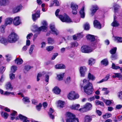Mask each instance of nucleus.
<instances>
[{
	"label": "nucleus",
	"mask_w": 122,
	"mask_h": 122,
	"mask_svg": "<svg viewBox=\"0 0 122 122\" xmlns=\"http://www.w3.org/2000/svg\"><path fill=\"white\" fill-rule=\"evenodd\" d=\"M60 11L58 9L57 10L55 13V15L57 17H58L62 22L69 23L72 22V20L66 14H64L63 15H60L58 16V14Z\"/></svg>",
	"instance_id": "nucleus-1"
},
{
	"label": "nucleus",
	"mask_w": 122,
	"mask_h": 122,
	"mask_svg": "<svg viewBox=\"0 0 122 122\" xmlns=\"http://www.w3.org/2000/svg\"><path fill=\"white\" fill-rule=\"evenodd\" d=\"M16 112L14 111H13L12 113L10 115V119L12 120L15 118V120H19V118L21 120L23 121L22 122H29V121L28 119L27 118L21 114L19 115V117H17L15 118L14 117L16 115Z\"/></svg>",
	"instance_id": "nucleus-2"
},
{
	"label": "nucleus",
	"mask_w": 122,
	"mask_h": 122,
	"mask_svg": "<svg viewBox=\"0 0 122 122\" xmlns=\"http://www.w3.org/2000/svg\"><path fill=\"white\" fill-rule=\"evenodd\" d=\"M84 92L88 95L92 94L94 90L92 84L88 82L83 87Z\"/></svg>",
	"instance_id": "nucleus-3"
},
{
	"label": "nucleus",
	"mask_w": 122,
	"mask_h": 122,
	"mask_svg": "<svg viewBox=\"0 0 122 122\" xmlns=\"http://www.w3.org/2000/svg\"><path fill=\"white\" fill-rule=\"evenodd\" d=\"M19 37L14 32L12 33L8 37V41L10 43H14L17 41Z\"/></svg>",
	"instance_id": "nucleus-4"
},
{
	"label": "nucleus",
	"mask_w": 122,
	"mask_h": 122,
	"mask_svg": "<svg viewBox=\"0 0 122 122\" xmlns=\"http://www.w3.org/2000/svg\"><path fill=\"white\" fill-rule=\"evenodd\" d=\"M42 23L43 26H42L38 28L36 25H35L33 27H35V29L33 30L31 29L33 31H35L37 30L38 31H46L47 30V27L46 26L47 25L46 22L45 21H42Z\"/></svg>",
	"instance_id": "nucleus-5"
},
{
	"label": "nucleus",
	"mask_w": 122,
	"mask_h": 122,
	"mask_svg": "<svg viewBox=\"0 0 122 122\" xmlns=\"http://www.w3.org/2000/svg\"><path fill=\"white\" fill-rule=\"evenodd\" d=\"M68 118L66 120V122H78V119L76 118L75 116L70 112L67 113Z\"/></svg>",
	"instance_id": "nucleus-6"
},
{
	"label": "nucleus",
	"mask_w": 122,
	"mask_h": 122,
	"mask_svg": "<svg viewBox=\"0 0 122 122\" xmlns=\"http://www.w3.org/2000/svg\"><path fill=\"white\" fill-rule=\"evenodd\" d=\"M92 105L89 103H87L83 107L79 109V111L81 112H86L92 109Z\"/></svg>",
	"instance_id": "nucleus-7"
},
{
	"label": "nucleus",
	"mask_w": 122,
	"mask_h": 122,
	"mask_svg": "<svg viewBox=\"0 0 122 122\" xmlns=\"http://www.w3.org/2000/svg\"><path fill=\"white\" fill-rule=\"evenodd\" d=\"M78 94L74 91L70 92L67 96V97L70 100H75L79 97Z\"/></svg>",
	"instance_id": "nucleus-8"
},
{
	"label": "nucleus",
	"mask_w": 122,
	"mask_h": 122,
	"mask_svg": "<svg viewBox=\"0 0 122 122\" xmlns=\"http://www.w3.org/2000/svg\"><path fill=\"white\" fill-rule=\"evenodd\" d=\"M50 27L51 30V33L54 35H57L59 33L58 31L55 28L54 25L50 24Z\"/></svg>",
	"instance_id": "nucleus-9"
},
{
	"label": "nucleus",
	"mask_w": 122,
	"mask_h": 122,
	"mask_svg": "<svg viewBox=\"0 0 122 122\" xmlns=\"http://www.w3.org/2000/svg\"><path fill=\"white\" fill-rule=\"evenodd\" d=\"M87 70V68L85 66H81L80 67L79 70L81 77L85 76Z\"/></svg>",
	"instance_id": "nucleus-10"
},
{
	"label": "nucleus",
	"mask_w": 122,
	"mask_h": 122,
	"mask_svg": "<svg viewBox=\"0 0 122 122\" xmlns=\"http://www.w3.org/2000/svg\"><path fill=\"white\" fill-rule=\"evenodd\" d=\"M95 117V116L93 115L91 116L86 115L84 118V122H90L92 121V118Z\"/></svg>",
	"instance_id": "nucleus-11"
},
{
	"label": "nucleus",
	"mask_w": 122,
	"mask_h": 122,
	"mask_svg": "<svg viewBox=\"0 0 122 122\" xmlns=\"http://www.w3.org/2000/svg\"><path fill=\"white\" fill-rule=\"evenodd\" d=\"M95 43L94 42L92 43L91 46H87V50L89 51L88 53L92 52L95 49Z\"/></svg>",
	"instance_id": "nucleus-12"
},
{
	"label": "nucleus",
	"mask_w": 122,
	"mask_h": 122,
	"mask_svg": "<svg viewBox=\"0 0 122 122\" xmlns=\"http://www.w3.org/2000/svg\"><path fill=\"white\" fill-rule=\"evenodd\" d=\"M20 21L19 17H15L13 20V23L16 25H19L20 23Z\"/></svg>",
	"instance_id": "nucleus-13"
},
{
	"label": "nucleus",
	"mask_w": 122,
	"mask_h": 122,
	"mask_svg": "<svg viewBox=\"0 0 122 122\" xmlns=\"http://www.w3.org/2000/svg\"><path fill=\"white\" fill-rule=\"evenodd\" d=\"M112 77L113 78L117 77L119 78V80H122V75L120 73H114L112 76Z\"/></svg>",
	"instance_id": "nucleus-14"
},
{
	"label": "nucleus",
	"mask_w": 122,
	"mask_h": 122,
	"mask_svg": "<svg viewBox=\"0 0 122 122\" xmlns=\"http://www.w3.org/2000/svg\"><path fill=\"white\" fill-rule=\"evenodd\" d=\"M40 11H38L37 12H36L34 14L32 15V18L34 21H35L37 18L40 17Z\"/></svg>",
	"instance_id": "nucleus-15"
},
{
	"label": "nucleus",
	"mask_w": 122,
	"mask_h": 122,
	"mask_svg": "<svg viewBox=\"0 0 122 122\" xmlns=\"http://www.w3.org/2000/svg\"><path fill=\"white\" fill-rule=\"evenodd\" d=\"M94 27L98 29H100L101 28V25L99 22L96 20H95L93 22Z\"/></svg>",
	"instance_id": "nucleus-16"
},
{
	"label": "nucleus",
	"mask_w": 122,
	"mask_h": 122,
	"mask_svg": "<svg viewBox=\"0 0 122 122\" xmlns=\"http://www.w3.org/2000/svg\"><path fill=\"white\" fill-rule=\"evenodd\" d=\"M86 37L87 39L91 42H94L95 40V37L93 35L89 34Z\"/></svg>",
	"instance_id": "nucleus-17"
},
{
	"label": "nucleus",
	"mask_w": 122,
	"mask_h": 122,
	"mask_svg": "<svg viewBox=\"0 0 122 122\" xmlns=\"http://www.w3.org/2000/svg\"><path fill=\"white\" fill-rule=\"evenodd\" d=\"M98 9V7L97 5H93L92 6V8L91 9V15L92 16L94 14L96 11Z\"/></svg>",
	"instance_id": "nucleus-18"
},
{
	"label": "nucleus",
	"mask_w": 122,
	"mask_h": 122,
	"mask_svg": "<svg viewBox=\"0 0 122 122\" xmlns=\"http://www.w3.org/2000/svg\"><path fill=\"white\" fill-rule=\"evenodd\" d=\"M64 73H61L57 75V79L59 81L62 80L64 76Z\"/></svg>",
	"instance_id": "nucleus-19"
},
{
	"label": "nucleus",
	"mask_w": 122,
	"mask_h": 122,
	"mask_svg": "<svg viewBox=\"0 0 122 122\" xmlns=\"http://www.w3.org/2000/svg\"><path fill=\"white\" fill-rule=\"evenodd\" d=\"M5 87L7 90H10L12 91L13 89L10 82H9L7 83L5 86Z\"/></svg>",
	"instance_id": "nucleus-20"
},
{
	"label": "nucleus",
	"mask_w": 122,
	"mask_h": 122,
	"mask_svg": "<svg viewBox=\"0 0 122 122\" xmlns=\"http://www.w3.org/2000/svg\"><path fill=\"white\" fill-rule=\"evenodd\" d=\"M119 24L118 22L115 20V17L114 16V20L111 24V25L114 27H117L118 26Z\"/></svg>",
	"instance_id": "nucleus-21"
},
{
	"label": "nucleus",
	"mask_w": 122,
	"mask_h": 122,
	"mask_svg": "<svg viewBox=\"0 0 122 122\" xmlns=\"http://www.w3.org/2000/svg\"><path fill=\"white\" fill-rule=\"evenodd\" d=\"M55 67L57 69H64L66 68L65 65L62 64L56 65L55 66Z\"/></svg>",
	"instance_id": "nucleus-22"
},
{
	"label": "nucleus",
	"mask_w": 122,
	"mask_h": 122,
	"mask_svg": "<svg viewBox=\"0 0 122 122\" xmlns=\"http://www.w3.org/2000/svg\"><path fill=\"white\" fill-rule=\"evenodd\" d=\"M109 77L110 75L109 74H108L107 75L106 77L104 78L103 79L100 81L97 82V83H100L106 81L109 79Z\"/></svg>",
	"instance_id": "nucleus-23"
},
{
	"label": "nucleus",
	"mask_w": 122,
	"mask_h": 122,
	"mask_svg": "<svg viewBox=\"0 0 122 122\" xmlns=\"http://www.w3.org/2000/svg\"><path fill=\"white\" fill-rule=\"evenodd\" d=\"M87 46H82L81 48V51L83 53H87L89 51L87 50Z\"/></svg>",
	"instance_id": "nucleus-24"
},
{
	"label": "nucleus",
	"mask_w": 122,
	"mask_h": 122,
	"mask_svg": "<svg viewBox=\"0 0 122 122\" xmlns=\"http://www.w3.org/2000/svg\"><path fill=\"white\" fill-rule=\"evenodd\" d=\"M84 6H83L82 8L79 11V13L81 15V17L84 18L85 16V13L84 12Z\"/></svg>",
	"instance_id": "nucleus-25"
},
{
	"label": "nucleus",
	"mask_w": 122,
	"mask_h": 122,
	"mask_svg": "<svg viewBox=\"0 0 122 122\" xmlns=\"http://www.w3.org/2000/svg\"><path fill=\"white\" fill-rule=\"evenodd\" d=\"M23 62V61L22 59L17 58L15 60V62L17 65L21 64Z\"/></svg>",
	"instance_id": "nucleus-26"
},
{
	"label": "nucleus",
	"mask_w": 122,
	"mask_h": 122,
	"mask_svg": "<svg viewBox=\"0 0 122 122\" xmlns=\"http://www.w3.org/2000/svg\"><path fill=\"white\" fill-rule=\"evenodd\" d=\"M54 112V110L51 108H50L49 109V112H48V114L49 116L52 119H53L54 118V116L52 114Z\"/></svg>",
	"instance_id": "nucleus-27"
},
{
	"label": "nucleus",
	"mask_w": 122,
	"mask_h": 122,
	"mask_svg": "<svg viewBox=\"0 0 122 122\" xmlns=\"http://www.w3.org/2000/svg\"><path fill=\"white\" fill-rule=\"evenodd\" d=\"M0 42L5 45H6L8 43L6 39L2 37H0Z\"/></svg>",
	"instance_id": "nucleus-28"
},
{
	"label": "nucleus",
	"mask_w": 122,
	"mask_h": 122,
	"mask_svg": "<svg viewBox=\"0 0 122 122\" xmlns=\"http://www.w3.org/2000/svg\"><path fill=\"white\" fill-rule=\"evenodd\" d=\"M13 19L11 18H8L6 19L5 21V24L7 25L8 24H10L12 23Z\"/></svg>",
	"instance_id": "nucleus-29"
},
{
	"label": "nucleus",
	"mask_w": 122,
	"mask_h": 122,
	"mask_svg": "<svg viewBox=\"0 0 122 122\" xmlns=\"http://www.w3.org/2000/svg\"><path fill=\"white\" fill-rule=\"evenodd\" d=\"M80 105L79 104L73 105L70 107V108L72 109L77 110L80 107Z\"/></svg>",
	"instance_id": "nucleus-30"
},
{
	"label": "nucleus",
	"mask_w": 122,
	"mask_h": 122,
	"mask_svg": "<svg viewBox=\"0 0 122 122\" xmlns=\"http://www.w3.org/2000/svg\"><path fill=\"white\" fill-rule=\"evenodd\" d=\"M53 91L55 94H58L61 92L60 90L57 87H55L53 90Z\"/></svg>",
	"instance_id": "nucleus-31"
},
{
	"label": "nucleus",
	"mask_w": 122,
	"mask_h": 122,
	"mask_svg": "<svg viewBox=\"0 0 122 122\" xmlns=\"http://www.w3.org/2000/svg\"><path fill=\"white\" fill-rule=\"evenodd\" d=\"M95 62V59L92 58H90L88 60V65L90 66H92L94 64Z\"/></svg>",
	"instance_id": "nucleus-32"
},
{
	"label": "nucleus",
	"mask_w": 122,
	"mask_h": 122,
	"mask_svg": "<svg viewBox=\"0 0 122 122\" xmlns=\"http://www.w3.org/2000/svg\"><path fill=\"white\" fill-rule=\"evenodd\" d=\"M55 4V6H59V3L58 1L56 0H55L52 1L51 2V6H52L54 5V4Z\"/></svg>",
	"instance_id": "nucleus-33"
},
{
	"label": "nucleus",
	"mask_w": 122,
	"mask_h": 122,
	"mask_svg": "<svg viewBox=\"0 0 122 122\" xmlns=\"http://www.w3.org/2000/svg\"><path fill=\"white\" fill-rule=\"evenodd\" d=\"M114 40V41L117 42H122V38L118 37H115Z\"/></svg>",
	"instance_id": "nucleus-34"
},
{
	"label": "nucleus",
	"mask_w": 122,
	"mask_h": 122,
	"mask_svg": "<svg viewBox=\"0 0 122 122\" xmlns=\"http://www.w3.org/2000/svg\"><path fill=\"white\" fill-rule=\"evenodd\" d=\"M64 102L63 101L59 100L57 103V106L61 108L64 107Z\"/></svg>",
	"instance_id": "nucleus-35"
},
{
	"label": "nucleus",
	"mask_w": 122,
	"mask_h": 122,
	"mask_svg": "<svg viewBox=\"0 0 122 122\" xmlns=\"http://www.w3.org/2000/svg\"><path fill=\"white\" fill-rule=\"evenodd\" d=\"M71 7L72 10H77L78 6L76 4L72 3L71 4Z\"/></svg>",
	"instance_id": "nucleus-36"
},
{
	"label": "nucleus",
	"mask_w": 122,
	"mask_h": 122,
	"mask_svg": "<svg viewBox=\"0 0 122 122\" xmlns=\"http://www.w3.org/2000/svg\"><path fill=\"white\" fill-rule=\"evenodd\" d=\"M17 67L16 66L13 65L12 66L11 68V72L12 73H15L17 69Z\"/></svg>",
	"instance_id": "nucleus-37"
},
{
	"label": "nucleus",
	"mask_w": 122,
	"mask_h": 122,
	"mask_svg": "<svg viewBox=\"0 0 122 122\" xmlns=\"http://www.w3.org/2000/svg\"><path fill=\"white\" fill-rule=\"evenodd\" d=\"M88 78L89 79L91 80L92 81L94 80L95 79V76L90 73L88 74Z\"/></svg>",
	"instance_id": "nucleus-38"
},
{
	"label": "nucleus",
	"mask_w": 122,
	"mask_h": 122,
	"mask_svg": "<svg viewBox=\"0 0 122 122\" xmlns=\"http://www.w3.org/2000/svg\"><path fill=\"white\" fill-rule=\"evenodd\" d=\"M101 64L105 66H106L108 64V61L107 59H106L103 60L101 62Z\"/></svg>",
	"instance_id": "nucleus-39"
},
{
	"label": "nucleus",
	"mask_w": 122,
	"mask_h": 122,
	"mask_svg": "<svg viewBox=\"0 0 122 122\" xmlns=\"http://www.w3.org/2000/svg\"><path fill=\"white\" fill-rule=\"evenodd\" d=\"M1 115L2 117L5 119H7L9 116V115L7 113L4 112L1 113Z\"/></svg>",
	"instance_id": "nucleus-40"
},
{
	"label": "nucleus",
	"mask_w": 122,
	"mask_h": 122,
	"mask_svg": "<svg viewBox=\"0 0 122 122\" xmlns=\"http://www.w3.org/2000/svg\"><path fill=\"white\" fill-rule=\"evenodd\" d=\"M104 101L107 105L109 106L112 103V101L108 100H105Z\"/></svg>",
	"instance_id": "nucleus-41"
},
{
	"label": "nucleus",
	"mask_w": 122,
	"mask_h": 122,
	"mask_svg": "<svg viewBox=\"0 0 122 122\" xmlns=\"http://www.w3.org/2000/svg\"><path fill=\"white\" fill-rule=\"evenodd\" d=\"M6 0H0V5H5L7 4Z\"/></svg>",
	"instance_id": "nucleus-42"
},
{
	"label": "nucleus",
	"mask_w": 122,
	"mask_h": 122,
	"mask_svg": "<svg viewBox=\"0 0 122 122\" xmlns=\"http://www.w3.org/2000/svg\"><path fill=\"white\" fill-rule=\"evenodd\" d=\"M34 47L35 45H32L31 46L29 51L30 55H31L32 54Z\"/></svg>",
	"instance_id": "nucleus-43"
},
{
	"label": "nucleus",
	"mask_w": 122,
	"mask_h": 122,
	"mask_svg": "<svg viewBox=\"0 0 122 122\" xmlns=\"http://www.w3.org/2000/svg\"><path fill=\"white\" fill-rule=\"evenodd\" d=\"M48 44H53L54 43V40L51 38H49L48 39Z\"/></svg>",
	"instance_id": "nucleus-44"
},
{
	"label": "nucleus",
	"mask_w": 122,
	"mask_h": 122,
	"mask_svg": "<svg viewBox=\"0 0 122 122\" xmlns=\"http://www.w3.org/2000/svg\"><path fill=\"white\" fill-rule=\"evenodd\" d=\"M23 102L25 103H28L30 102L29 99L28 97H25L23 98L22 99Z\"/></svg>",
	"instance_id": "nucleus-45"
},
{
	"label": "nucleus",
	"mask_w": 122,
	"mask_h": 122,
	"mask_svg": "<svg viewBox=\"0 0 122 122\" xmlns=\"http://www.w3.org/2000/svg\"><path fill=\"white\" fill-rule=\"evenodd\" d=\"M112 116V114L110 113H107L103 116V118L105 119L110 117Z\"/></svg>",
	"instance_id": "nucleus-46"
},
{
	"label": "nucleus",
	"mask_w": 122,
	"mask_h": 122,
	"mask_svg": "<svg viewBox=\"0 0 122 122\" xmlns=\"http://www.w3.org/2000/svg\"><path fill=\"white\" fill-rule=\"evenodd\" d=\"M117 49L116 47H114L110 51V52L112 54H115Z\"/></svg>",
	"instance_id": "nucleus-47"
},
{
	"label": "nucleus",
	"mask_w": 122,
	"mask_h": 122,
	"mask_svg": "<svg viewBox=\"0 0 122 122\" xmlns=\"http://www.w3.org/2000/svg\"><path fill=\"white\" fill-rule=\"evenodd\" d=\"M54 48L53 46H47L46 48V49L47 51H52Z\"/></svg>",
	"instance_id": "nucleus-48"
},
{
	"label": "nucleus",
	"mask_w": 122,
	"mask_h": 122,
	"mask_svg": "<svg viewBox=\"0 0 122 122\" xmlns=\"http://www.w3.org/2000/svg\"><path fill=\"white\" fill-rule=\"evenodd\" d=\"M84 29L85 30H88L90 28L89 24L87 23H86L84 25Z\"/></svg>",
	"instance_id": "nucleus-49"
},
{
	"label": "nucleus",
	"mask_w": 122,
	"mask_h": 122,
	"mask_svg": "<svg viewBox=\"0 0 122 122\" xmlns=\"http://www.w3.org/2000/svg\"><path fill=\"white\" fill-rule=\"evenodd\" d=\"M96 104V105H100L101 106H103V103L102 102L98 100H96L95 102Z\"/></svg>",
	"instance_id": "nucleus-50"
},
{
	"label": "nucleus",
	"mask_w": 122,
	"mask_h": 122,
	"mask_svg": "<svg viewBox=\"0 0 122 122\" xmlns=\"http://www.w3.org/2000/svg\"><path fill=\"white\" fill-rule=\"evenodd\" d=\"M112 68L113 69L117 70L120 68V67L116 65L115 64L113 63L112 65Z\"/></svg>",
	"instance_id": "nucleus-51"
},
{
	"label": "nucleus",
	"mask_w": 122,
	"mask_h": 122,
	"mask_svg": "<svg viewBox=\"0 0 122 122\" xmlns=\"http://www.w3.org/2000/svg\"><path fill=\"white\" fill-rule=\"evenodd\" d=\"M71 45L72 47H76L78 46V44L77 42H71Z\"/></svg>",
	"instance_id": "nucleus-52"
},
{
	"label": "nucleus",
	"mask_w": 122,
	"mask_h": 122,
	"mask_svg": "<svg viewBox=\"0 0 122 122\" xmlns=\"http://www.w3.org/2000/svg\"><path fill=\"white\" fill-rule=\"evenodd\" d=\"M5 57L7 58L6 60L8 62H9L11 60V57L10 55L7 54L5 55Z\"/></svg>",
	"instance_id": "nucleus-53"
},
{
	"label": "nucleus",
	"mask_w": 122,
	"mask_h": 122,
	"mask_svg": "<svg viewBox=\"0 0 122 122\" xmlns=\"http://www.w3.org/2000/svg\"><path fill=\"white\" fill-rule=\"evenodd\" d=\"M10 78L11 80L14 79L15 78V75L12 73H10Z\"/></svg>",
	"instance_id": "nucleus-54"
},
{
	"label": "nucleus",
	"mask_w": 122,
	"mask_h": 122,
	"mask_svg": "<svg viewBox=\"0 0 122 122\" xmlns=\"http://www.w3.org/2000/svg\"><path fill=\"white\" fill-rule=\"evenodd\" d=\"M114 7L115 11V12H116L117 10L120 7V6L117 4H115Z\"/></svg>",
	"instance_id": "nucleus-55"
},
{
	"label": "nucleus",
	"mask_w": 122,
	"mask_h": 122,
	"mask_svg": "<svg viewBox=\"0 0 122 122\" xmlns=\"http://www.w3.org/2000/svg\"><path fill=\"white\" fill-rule=\"evenodd\" d=\"M42 106V104L40 103L38 105L36 106V108L37 110L38 111H40L41 109Z\"/></svg>",
	"instance_id": "nucleus-56"
},
{
	"label": "nucleus",
	"mask_w": 122,
	"mask_h": 122,
	"mask_svg": "<svg viewBox=\"0 0 122 122\" xmlns=\"http://www.w3.org/2000/svg\"><path fill=\"white\" fill-rule=\"evenodd\" d=\"M111 58L112 60H115L117 58V55L115 54H112Z\"/></svg>",
	"instance_id": "nucleus-57"
},
{
	"label": "nucleus",
	"mask_w": 122,
	"mask_h": 122,
	"mask_svg": "<svg viewBox=\"0 0 122 122\" xmlns=\"http://www.w3.org/2000/svg\"><path fill=\"white\" fill-rule=\"evenodd\" d=\"M32 68V67L30 66L29 65H26L25 66V70L27 71H29L30 69Z\"/></svg>",
	"instance_id": "nucleus-58"
},
{
	"label": "nucleus",
	"mask_w": 122,
	"mask_h": 122,
	"mask_svg": "<svg viewBox=\"0 0 122 122\" xmlns=\"http://www.w3.org/2000/svg\"><path fill=\"white\" fill-rule=\"evenodd\" d=\"M5 28V26L4 25H2L0 27V30L2 33H4L5 32L4 29Z\"/></svg>",
	"instance_id": "nucleus-59"
},
{
	"label": "nucleus",
	"mask_w": 122,
	"mask_h": 122,
	"mask_svg": "<svg viewBox=\"0 0 122 122\" xmlns=\"http://www.w3.org/2000/svg\"><path fill=\"white\" fill-rule=\"evenodd\" d=\"M5 68L4 66H2L0 68V72L2 73L5 70Z\"/></svg>",
	"instance_id": "nucleus-60"
},
{
	"label": "nucleus",
	"mask_w": 122,
	"mask_h": 122,
	"mask_svg": "<svg viewBox=\"0 0 122 122\" xmlns=\"http://www.w3.org/2000/svg\"><path fill=\"white\" fill-rule=\"evenodd\" d=\"M102 91H105V93L106 94H107L109 92V91L107 90V88H102Z\"/></svg>",
	"instance_id": "nucleus-61"
},
{
	"label": "nucleus",
	"mask_w": 122,
	"mask_h": 122,
	"mask_svg": "<svg viewBox=\"0 0 122 122\" xmlns=\"http://www.w3.org/2000/svg\"><path fill=\"white\" fill-rule=\"evenodd\" d=\"M33 34L31 33H30L27 35L26 36V38L27 39H29L30 38L33 36Z\"/></svg>",
	"instance_id": "nucleus-62"
},
{
	"label": "nucleus",
	"mask_w": 122,
	"mask_h": 122,
	"mask_svg": "<svg viewBox=\"0 0 122 122\" xmlns=\"http://www.w3.org/2000/svg\"><path fill=\"white\" fill-rule=\"evenodd\" d=\"M5 77L3 75L1 76V78L0 79V82H3L5 80Z\"/></svg>",
	"instance_id": "nucleus-63"
},
{
	"label": "nucleus",
	"mask_w": 122,
	"mask_h": 122,
	"mask_svg": "<svg viewBox=\"0 0 122 122\" xmlns=\"http://www.w3.org/2000/svg\"><path fill=\"white\" fill-rule=\"evenodd\" d=\"M118 97L120 99L122 100V91L119 92Z\"/></svg>",
	"instance_id": "nucleus-64"
}]
</instances>
